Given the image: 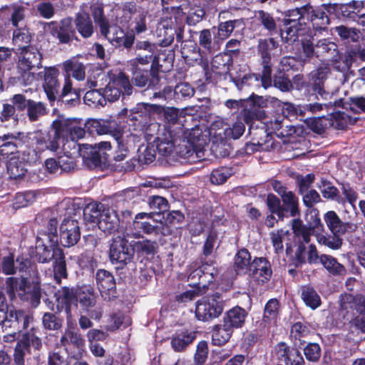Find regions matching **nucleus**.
<instances>
[{"mask_svg": "<svg viewBox=\"0 0 365 365\" xmlns=\"http://www.w3.org/2000/svg\"><path fill=\"white\" fill-rule=\"evenodd\" d=\"M42 56L36 48L21 47V52L18 61V68L21 78L26 84L31 83L34 79V74L31 71L41 66Z\"/></svg>", "mask_w": 365, "mask_h": 365, "instance_id": "39448f33", "label": "nucleus"}, {"mask_svg": "<svg viewBox=\"0 0 365 365\" xmlns=\"http://www.w3.org/2000/svg\"><path fill=\"white\" fill-rule=\"evenodd\" d=\"M78 302L86 311L93 308L96 304L97 296L94 289L89 285L77 287Z\"/></svg>", "mask_w": 365, "mask_h": 365, "instance_id": "bb28decb", "label": "nucleus"}, {"mask_svg": "<svg viewBox=\"0 0 365 365\" xmlns=\"http://www.w3.org/2000/svg\"><path fill=\"white\" fill-rule=\"evenodd\" d=\"M311 21L316 30H324L329 23V18L324 10L316 9L312 11Z\"/></svg>", "mask_w": 365, "mask_h": 365, "instance_id": "8fccbe9b", "label": "nucleus"}, {"mask_svg": "<svg viewBox=\"0 0 365 365\" xmlns=\"http://www.w3.org/2000/svg\"><path fill=\"white\" fill-rule=\"evenodd\" d=\"M81 237L79 223L71 218H64L60 226V242L64 247L75 245Z\"/></svg>", "mask_w": 365, "mask_h": 365, "instance_id": "f8f14e48", "label": "nucleus"}, {"mask_svg": "<svg viewBox=\"0 0 365 365\" xmlns=\"http://www.w3.org/2000/svg\"><path fill=\"white\" fill-rule=\"evenodd\" d=\"M105 207L101 203L93 202L88 204L83 210L84 220L91 223L98 225L99 218Z\"/></svg>", "mask_w": 365, "mask_h": 365, "instance_id": "e433bc0d", "label": "nucleus"}, {"mask_svg": "<svg viewBox=\"0 0 365 365\" xmlns=\"http://www.w3.org/2000/svg\"><path fill=\"white\" fill-rule=\"evenodd\" d=\"M16 262L19 263L17 267L15 266L14 259L11 255L3 257L1 263L3 273L6 275L14 274L17 270L23 271L26 267V264L23 258H17Z\"/></svg>", "mask_w": 365, "mask_h": 365, "instance_id": "c9c22d12", "label": "nucleus"}, {"mask_svg": "<svg viewBox=\"0 0 365 365\" xmlns=\"http://www.w3.org/2000/svg\"><path fill=\"white\" fill-rule=\"evenodd\" d=\"M43 327L49 330H57L61 327V320L54 314L46 312L42 318Z\"/></svg>", "mask_w": 365, "mask_h": 365, "instance_id": "0e129e2a", "label": "nucleus"}, {"mask_svg": "<svg viewBox=\"0 0 365 365\" xmlns=\"http://www.w3.org/2000/svg\"><path fill=\"white\" fill-rule=\"evenodd\" d=\"M309 7L308 6L297 8L288 11L287 18L283 20L284 25L297 24L302 25L300 21L304 17L306 13H309Z\"/></svg>", "mask_w": 365, "mask_h": 365, "instance_id": "a18cd8bd", "label": "nucleus"}, {"mask_svg": "<svg viewBox=\"0 0 365 365\" xmlns=\"http://www.w3.org/2000/svg\"><path fill=\"white\" fill-rule=\"evenodd\" d=\"M53 129L58 130L61 138H70L72 140L83 138L85 130L76 121L58 120L53 121Z\"/></svg>", "mask_w": 365, "mask_h": 365, "instance_id": "a211bd4d", "label": "nucleus"}, {"mask_svg": "<svg viewBox=\"0 0 365 365\" xmlns=\"http://www.w3.org/2000/svg\"><path fill=\"white\" fill-rule=\"evenodd\" d=\"M195 333L183 331L177 333L171 340V346L175 351H182L188 346L195 339Z\"/></svg>", "mask_w": 365, "mask_h": 365, "instance_id": "473e14b6", "label": "nucleus"}, {"mask_svg": "<svg viewBox=\"0 0 365 365\" xmlns=\"http://www.w3.org/2000/svg\"><path fill=\"white\" fill-rule=\"evenodd\" d=\"M341 235H325L319 232L315 234V237L319 244L327 246L332 250H338L342 245Z\"/></svg>", "mask_w": 365, "mask_h": 365, "instance_id": "49530a36", "label": "nucleus"}, {"mask_svg": "<svg viewBox=\"0 0 365 365\" xmlns=\"http://www.w3.org/2000/svg\"><path fill=\"white\" fill-rule=\"evenodd\" d=\"M52 252L53 254L50 261L53 259H55L53 263L54 278L58 283H60L62 278L67 277L65 256L62 250L58 247L52 248Z\"/></svg>", "mask_w": 365, "mask_h": 365, "instance_id": "a878e982", "label": "nucleus"}, {"mask_svg": "<svg viewBox=\"0 0 365 365\" xmlns=\"http://www.w3.org/2000/svg\"><path fill=\"white\" fill-rule=\"evenodd\" d=\"M330 119L332 123L331 127L339 130L346 129L349 124L352 123L351 118L344 112L335 113Z\"/></svg>", "mask_w": 365, "mask_h": 365, "instance_id": "4d7b16f0", "label": "nucleus"}, {"mask_svg": "<svg viewBox=\"0 0 365 365\" xmlns=\"http://www.w3.org/2000/svg\"><path fill=\"white\" fill-rule=\"evenodd\" d=\"M75 25L77 31L83 38H89L93 34V23L86 13L77 14Z\"/></svg>", "mask_w": 365, "mask_h": 365, "instance_id": "c756f323", "label": "nucleus"}, {"mask_svg": "<svg viewBox=\"0 0 365 365\" xmlns=\"http://www.w3.org/2000/svg\"><path fill=\"white\" fill-rule=\"evenodd\" d=\"M56 24L53 28L52 34L56 37L61 43H69L76 37V31L73 28L72 20L71 18L63 19L58 24Z\"/></svg>", "mask_w": 365, "mask_h": 365, "instance_id": "412c9836", "label": "nucleus"}, {"mask_svg": "<svg viewBox=\"0 0 365 365\" xmlns=\"http://www.w3.org/2000/svg\"><path fill=\"white\" fill-rule=\"evenodd\" d=\"M237 20L227 21L220 23L217 27V38L219 40L223 41L227 38L233 31Z\"/></svg>", "mask_w": 365, "mask_h": 365, "instance_id": "680f3d73", "label": "nucleus"}, {"mask_svg": "<svg viewBox=\"0 0 365 365\" xmlns=\"http://www.w3.org/2000/svg\"><path fill=\"white\" fill-rule=\"evenodd\" d=\"M292 228L297 242L309 243L311 236L324 230V225L319 217L314 216L312 222L304 224L300 219L292 221Z\"/></svg>", "mask_w": 365, "mask_h": 365, "instance_id": "1a4fd4ad", "label": "nucleus"}, {"mask_svg": "<svg viewBox=\"0 0 365 365\" xmlns=\"http://www.w3.org/2000/svg\"><path fill=\"white\" fill-rule=\"evenodd\" d=\"M95 22L99 26L101 33L115 46L130 48L134 43V36L125 35V32L117 25L110 26L103 15L101 9H96L93 11Z\"/></svg>", "mask_w": 365, "mask_h": 365, "instance_id": "7ed1b4c3", "label": "nucleus"}, {"mask_svg": "<svg viewBox=\"0 0 365 365\" xmlns=\"http://www.w3.org/2000/svg\"><path fill=\"white\" fill-rule=\"evenodd\" d=\"M274 355L286 365H304V360L300 351L295 348L289 347L284 342L278 343L274 346Z\"/></svg>", "mask_w": 365, "mask_h": 365, "instance_id": "dca6fc26", "label": "nucleus"}, {"mask_svg": "<svg viewBox=\"0 0 365 365\" xmlns=\"http://www.w3.org/2000/svg\"><path fill=\"white\" fill-rule=\"evenodd\" d=\"M247 274L257 281L264 283L268 281L271 277L270 264L264 257L255 258L252 262L251 267L249 269Z\"/></svg>", "mask_w": 365, "mask_h": 365, "instance_id": "4be33fe9", "label": "nucleus"}, {"mask_svg": "<svg viewBox=\"0 0 365 365\" xmlns=\"http://www.w3.org/2000/svg\"><path fill=\"white\" fill-rule=\"evenodd\" d=\"M85 103L90 106H103L106 104L105 97L100 90L91 89L84 95Z\"/></svg>", "mask_w": 365, "mask_h": 365, "instance_id": "603ef678", "label": "nucleus"}, {"mask_svg": "<svg viewBox=\"0 0 365 365\" xmlns=\"http://www.w3.org/2000/svg\"><path fill=\"white\" fill-rule=\"evenodd\" d=\"M289 235L288 230H278L271 233V239L274 251L277 254L282 253L284 251L283 242Z\"/></svg>", "mask_w": 365, "mask_h": 365, "instance_id": "13d9d810", "label": "nucleus"}, {"mask_svg": "<svg viewBox=\"0 0 365 365\" xmlns=\"http://www.w3.org/2000/svg\"><path fill=\"white\" fill-rule=\"evenodd\" d=\"M96 280L101 294L105 300L110 301L117 297L115 280L110 272L98 269L96 274Z\"/></svg>", "mask_w": 365, "mask_h": 365, "instance_id": "9b49d317", "label": "nucleus"}, {"mask_svg": "<svg viewBox=\"0 0 365 365\" xmlns=\"http://www.w3.org/2000/svg\"><path fill=\"white\" fill-rule=\"evenodd\" d=\"M318 187L324 198L335 200L338 203H344L345 200L340 196L339 190L331 182L322 178Z\"/></svg>", "mask_w": 365, "mask_h": 365, "instance_id": "72a5a7b5", "label": "nucleus"}, {"mask_svg": "<svg viewBox=\"0 0 365 365\" xmlns=\"http://www.w3.org/2000/svg\"><path fill=\"white\" fill-rule=\"evenodd\" d=\"M247 314L248 313L245 309L236 306L225 313L223 322L233 329L241 328L245 322Z\"/></svg>", "mask_w": 365, "mask_h": 365, "instance_id": "393cba45", "label": "nucleus"}, {"mask_svg": "<svg viewBox=\"0 0 365 365\" xmlns=\"http://www.w3.org/2000/svg\"><path fill=\"white\" fill-rule=\"evenodd\" d=\"M178 131L175 133L178 139L175 145L176 152L179 156L187 160L190 163L196 160V148L201 146V129L197 126L185 127L177 126Z\"/></svg>", "mask_w": 365, "mask_h": 365, "instance_id": "f03ea898", "label": "nucleus"}, {"mask_svg": "<svg viewBox=\"0 0 365 365\" xmlns=\"http://www.w3.org/2000/svg\"><path fill=\"white\" fill-rule=\"evenodd\" d=\"M53 133L36 130L31 133L29 138L32 140V145L36 153H42L45 150L56 151L59 148V139L61 138L58 130L53 129Z\"/></svg>", "mask_w": 365, "mask_h": 365, "instance_id": "6e6552de", "label": "nucleus"}, {"mask_svg": "<svg viewBox=\"0 0 365 365\" xmlns=\"http://www.w3.org/2000/svg\"><path fill=\"white\" fill-rule=\"evenodd\" d=\"M31 354V351L28 349L27 345L18 341L13 354V359L15 365H25V359Z\"/></svg>", "mask_w": 365, "mask_h": 365, "instance_id": "6e6d98bb", "label": "nucleus"}, {"mask_svg": "<svg viewBox=\"0 0 365 365\" xmlns=\"http://www.w3.org/2000/svg\"><path fill=\"white\" fill-rule=\"evenodd\" d=\"M255 15L261 25L270 34L276 31L277 24L272 14L263 10H258L255 11Z\"/></svg>", "mask_w": 365, "mask_h": 365, "instance_id": "de8ad7c7", "label": "nucleus"}, {"mask_svg": "<svg viewBox=\"0 0 365 365\" xmlns=\"http://www.w3.org/2000/svg\"><path fill=\"white\" fill-rule=\"evenodd\" d=\"M245 130V126L241 121L235 122L232 127H229L228 125L225 128L222 132L217 133L219 135V138L221 140H228V139H238L240 138L244 133Z\"/></svg>", "mask_w": 365, "mask_h": 365, "instance_id": "4c0bfd02", "label": "nucleus"}, {"mask_svg": "<svg viewBox=\"0 0 365 365\" xmlns=\"http://www.w3.org/2000/svg\"><path fill=\"white\" fill-rule=\"evenodd\" d=\"M58 74V71L56 68H45L43 88L51 101L56 100L59 88V83L57 80Z\"/></svg>", "mask_w": 365, "mask_h": 365, "instance_id": "b1692460", "label": "nucleus"}, {"mask_svg": "<svg viewBox=\"0 0 365 365\" xmlns=\"http://www.w3.org/2000/svg\"><path fill=\"white\" fill-rule=\"evenodd\" d=\"M133 255L134 250L129 245L127 240L117 237L113 240L109 256L111 262L116 264L117 268L123 269L132 261Z\"/></svg>", "mask_w": 365, "mask_h": 365, "instance_id": "0eeeda50", "label": "nucleus"}, {"mask_svg": "<svg viewBox=\"0 0 365 365\" xmlns=\"http://www.w3.org/2000/svg\"><path fill=\"white\" fill-rule=\"evenodd\" d=\"M282 211L283 217L285 216V212L289 213L292 217H295L299 213V200L294 193L292 191H289L282 197Z\"/></svg>", "mask_w": 365, "mask_h": 365, "instance_id": "2f4dec72", "label": "nucleus"}, {"mask_svg": "<svg viewBox=\"0 0 365 365\" xmlns=\"http://www.w3.org/2000/svg\"><path fill=\"white\" fill-rule=\"evenodd\" d=\"M224 309V300L220 293H215L207 298L197 302L196 317L199 320L207 322L218 317Z\"/></svg>", "mask_w": 365, "mask_h": 365, "instance_id": "423d86ee", "label": "nucleus"}, {"mask_svg": "<svg viewBox=\"0 0 365 365\" xmlns=\"http://www.w3.org/2000/svg\"><path fill=\"white\" fill-rule=\"evenodd\" d=\"M120 220L115 210L112 208L103 210L98 222V228L104 232L111 233L118 230Z\"/></svg>", "mask_w": 365, "mask_h": 365, "instance_id": "5701e85b", "label": "nucleus"}, {"mask_svg": "<svg viewBox=\"0 0 365 365\" xmlns=\"http://www.w3.org/2000/svg\"><path fill=\"white\" fill-rule=\"evenodd\" d=\"M356 297L351 294L344 293L340 294L339 304L341 311L348 312L349 310L355 309Z\"/></svg>", "mask_w": 365, "mask_h": 365, "instance_id": "338daca9", "label": "nucleus"}, {"mask_svg": "<svg viewBox=\"0 0 365 365\" xmlns=\"http://www.w3.org/2000/svg\"><path fill=\"white\" fill-rule=\"evenodd\" d=\"M329 73V69L327 66L319 67L310 73L312 91L317 95V97L320 96L322 99H327L329 95L324 88V82Z\"/></svg>", "mask_w": 365, "mask_h": 365, "instance_id": "aec40b11", "label": "nucleus"}, {"mask_svg": "<svg viewBox=\"0 0 365 365\" xmlns=\"http://www.w3.org/2000/svg\"><path fill=\"white\" fill-rule=\"evenodd\" d=\"M324 220L333 235H343L346 232H354L357 229L356 224L342 222L336 212L333 210L328 211L324 214Z\"/></svg>", "mask_w": 365, "mask_h": 365, "instance_id": "2eb2a0df", "label": "nucleus"}, {"mask_svg": "<svg viewBox=\"0 0 365 365\" xmlns=\"http://www.w3.org/2000/svg\"><path fill=\"white\" fill-rule=\"evenodd\" d=\"M242 118L247 123H251L254 120L262 118L264 113L259 108L252 106L250 108H245L241 112Z\"/></svg>", "mask_w": 365, "mask_h": 365, "instance_id": "e2e57ef3", "label": "nucleus"}, {"mask_svg": "<svg viewBox=\"0 0 365 365\" xmlns=\"http://www.w3.org/2000/svg\"><path fill=\"white\" fill-rule=\"evenodd\" d=\"M149 207L153 210L152 212H165L168 209V200L158 195H153L148 198Z\"/></svg>", "mask_w": 365, "mask_h": 365, "instance_id": "bf43d9fd", "label": "nucleus"}, {"mask_svg": "<svg viewBox=\"0 0 365 365\" xmlns=\"http://www.w3.org/2000/svg\"><path fill=\"white\" fill-rule=\"evenodd\" d=\"M271 46H275V41L274 38L260 39L258 44V51L260 53L262 63H268L271 61Z\"/></svg>", "mask_w": 365, "mask_h": 365, "instance_id": "3c124183", "label": "nucleus"}, {"mask_svg": "<svg viewBox=\"0 0 365 365\" xmlns=\"http://www.w3.org/2000/svg\"><path fill=\"white\" fill-rule=\"evenodd\" d=\"M302 299L312 309H317L321 304L319 295L313 287L304 286L302 287Z\"/></svg>", "mask_w": 365, "mask_h": 365, "instance_id": "37998d69", "label": "nucleus"}, {"mask_svg": "<svg viewBox=\"0 0 365 365\" xmlns=\"http://www.w3.org/2000/svg\"><path fill=\"white\" fill-rule=\"evenodd\" d=\"M6 291L11 300H14L17 294L23 301L31 299L34 305L39 303L41 292L38 286L31 290L29 282L24 277H10L6 279Z\"/></svg>", "mask_w": 365, "mask_h": 365, "instance_id": "20e7f679", "label": "nucleus"}, {"mask_svg": "<svg viewBox=\"0 0 365 365\" xmlns=\"http://www.w3.org/2000/svg\"><path fill=\"white\" fill-rule=\"evenodd\" d=\"M230 176V171L225 168L214 170L210 175V181L215 185L224 183Z\"/></svg>", "mask_w": 365, "mask_h": 365, "instance_id": "774afa93", "label": "nucleus"}, {"mask_svg": "<svg viewBox=\"0 0 365 365\" xmlns=\"http://www.w3.org/2000/svg\"><path fill=\"white\" fill-rule=\"evenodd\" d=\"M304 354L307 360L317 362L321 356V348L317 343H309L304 349Z\"/></svg>", "mask_w": 365, "mask_h": 365, "instance_id": "69168bd1", "label": "nucleus"}, {"mask_svg": "<svg viewBox=\"0 0 365 365\" xmlns=\"http://www.w3.org/2000/svg\"><path fill=\"white\" fill-rule=\"evenodd\" d=\"M219 41L215 36L212 38V35L210 29H203L199 34V45L208 53L215 52V43H218Z\"/></svg>", "mask_w": 365, "mask_h": 365, "instance_id": "79ce46f5", "label": "nucleus"}, {"mask_svg": "<svg viewBox=\"0 0 365 365\" xmlns=\"http://www.w3.org/2000/svg\"><path fill=\"white\" fill-rule=\"evenodd\" d=\"M233 332V329L230 326L223 324L215 325L212 331V341L214 345L222 346L227 343L230 339Z\"/></svg>", "mask_w": 365, "mask_h": 365, "instance_id": "cd10ccee", "label": "nucleus"}, {"mask_svg": "<svg viewBox=\"0 0 365 365\" xmlns=\"http://www.w3.org/2000/svg\"><path fill=\"white\" fill-rule=\"evenodd\" d=\"M177 131V127H164L163 130L158 136L156 140V148L160 154L168 155L172 153L178 140L177 135H175Z\"/></svg>", "mask_w": 365, "mask_h": 365, "instance_id": "ddd939ff", "label": "nucleus"}, {"mask_svg": "<svg viewBox=\"0 0 365 365\" xmlns=\"http://www.w3.org/2000/svg\"><path fill=\"white\" fill-rule=\"evenodd\" d=\"M26 110L28 118L31 122L38 120L41 117L47 113V108L45 104L33 100H28Z\"/></svg>", "mask_w": 365, "mask_h": 365, "instance_id": "58836bf2", "label": "nucleus"}, {"mask_svg": "<svg viewBox=\"0 0 365 365\" xmlns=\"http://www.w3.org/2000/svg\"><path fill=\"white\" fill-rule=\"evenodd\" d=\"M7 172L10 178L17 180L24 176L26 169L25 163L16 158H11L7 163Z\"/></svg>", "mask_w": 365, "mask_h": 365, "instance_id": "a19ab883", "label": "nucleus"}, {"mask_svg": "<svg viewBox=\"0 0 365 365\" xmlns=\"http://www.w3.org/2000/svg\"><path fill=\"white\" fill-rule=\"evenodd\" d=\"M132 88L128 78L124 75H119L116 78L109 81L103 89V94L106 101L114 102L122 93L131 94Z\"/></svg>", "mask_w": 365, "mask_h": 365, "instance_id": "9d476101", "label": "nucleus"}, {"mask_svg": "<svg viewBox=\"0 0 365 365\" xmlns=\"http://www.w3.org/2000/svg\"><path fill=\"white\" fill-rule=\"evenodd\" d=\"M116 123L113 121L105 120L102 119H93L87 123V128L91 133L98 135L110 134L117 143L120 142L122 133L120 130L115 129Z\"/></svg>", "mask_w": 365, "mask_h": 365, "instance_id": "f3484780", "label": "nucleus"}, {"mask_svg": "<svg viewBox=\"0 0 365 365\" xmlns=\"http://www.w3.org/2000/svg\"><path fill=\"white\" fill-rule=\"evenodd\" d=\"M61 342L63 346L73 345L77 348H81L85 345V340L82 335L71 329L65 331L61 339Z\"/></svg>", "mask_w": 365, "mask_h": 365, "instance_id": "c03bdc74", "label": "nucleus"}, {"mask_svg": "<svg viewBox=\"0 0 365 365\" xmlns=\"http://www.w3.org/2000/svg\"><path fill=\"white\" fill-rule=\"evenodd\" d=\"M251 255L247 250L242 249L235 257L234 268L237 274H247L252 265Z\"/></svg>", "mask_w": 365, "mask_h": 365, "instance_id": "c85d7f7f", "label": "nucleus"}, {"mask_svg": "<svg viewBox=\"0 0 365 365\" xmlns=\"http://www.w3.org/2000/svg\"><path fill=\"white\" fill-rule=\"evenodd\" d=\"M61 218L53 212L46 225L38 231L36 238V258L38 262H49L53 257L52 248L58 245V225Z\"/></svg>", "mask_w": 365, "mask_h": 365, "instance_id": "f257e3e1", "label": "nucleus"}, {"mask_svg": "<svg viewBox=\"0 0 365 365\" xmlns=\"http://www.w3.org/2000/svg\"><path fill=\"white\" fill-rule=\"evenodd\" d=\"M151 79L148 78V73H135L134 76V83L137 86L144 87L147 84L148 87H155L159 83V77L158 73L153 71L152 73Z\"/></svg>", "mask_w": 365, "mask_h": 365, "instance_id": "864d4df0", "label": "nucleus"}, {"mask_svg": "<svg viewBox=\"0 0 365 365\" xmlns=\"http://www.w3.org/2000/svg\"><path fill=\"white\" fill-rule=\"evenodd\" d=\"M279 304L277 299H271L265 305L263 319L267 322H274L279 312Z\"/></svg>", "mask_w": 365, "mask_h": 365, "instance_id": "5fc2aeb1", "label": "nucleus"}, {"mask_svg": "<svg viewBox=\"0 0 365 365\" xmlns=\"http://www.w3.org/2000/svg\"><path fill=\"white\" fill-rule=\"evenodd\" d=\"M283 121L279 118H274L264 123L267 130L270 132H278L277 135L288 136L295 133V128L292 125H286L285 128H283Z\"/></svg>", "mask_w": 365, "mask_h": 365, "instance_id": "ea45409f", "label": "nucleus"}, {"mask_svg": "<svg viewBox=\"0 0 365 365\" xmlns=\"http://www.w3.org/2000/svg\"><path fill=\"white\" fill-rule=\"evenodd\" d=\"M54 297L58 311L65 309L67 314L70 315L72 304H77V288L63 287L55 292Z\"/></svg>", "mask_w": 365, "mask_h": 365, "instance_id": "6ab92c4d", "label": "nucleus"}, {"mask_svg": "<svg viewBox=\"0 0 365 365\" xmlns=\"http://www.w3.org/2000/svg\"><path fill=\"white\" fill-rule=\"evenodd\" d=\"M310 329L305 323L300 322L294 323L291 328V337L298 340L301 344L305 342V339L309 335Z\"/></svg>", "mask_w": 365, "mask_h": 365, "instance_id": "09e8293b", "label": "nucleus"}, {"mask_svg": "<svg viewBox=\"0 0 365 365\" xmlns=\"http://www.w3.org/2000/svg\"><path fill=\"white\" fill-rule=\"evenodd\" d=\"M181 114H182V113H180L176 108H168L165 110V112H164V115H165V118L166 119V120L169 123L172 124V125H169L168 126H174V127L180 126L181 128H183L184 130H185V127H189L188 125H187V123H185V124H180V123L176 124L177 122L182 117ZM187 120H186L185 123H187Z\"/></svg>", "mask_w": 365, "mask_h": 365, "instance_id": "052dcab7", "label": "nucleus"}, {"mask_svg": "<svg viewBox=\"0 0 365 365\" xmlns=\"http://www.w3.org/2000/svg\"><path fill=\"white\" fill-rule=\"evenodd\" d=\"M320 263L329 272V273L333 275H342L346 272L344 265L338 262L336 259L329 255H321Z\"/></svg>", "mask_w": 365, "mask_h": 365, "instance_id": "f704fd0d", "label": "nucleus"}, {"mask_svg": "<svg viewBox=\"0 0 365 365\" xmlns=\"http://www.w3.org/2000/svg\"><path fill=\"white\" fill-rule=\"evenodd\" d=\"M63 68L65 72L67 73L66 76L71 75L74 78L78 81L84 80L86 76L85 66L76 58H72L66 61L63 63Z\"/></svg>", "mask_w": 365, "mask_h": 365, "instance_id": "7c9ffc66", "label": "nucleus"}, {"mask_svg": "<svg viewBox=\"0 0 365 365\" xmlns=\"http://www.w3.org/2000/svg\"><path fill=\"white\" fill-rule=\"evenodd\" d=\"M152 215L148 212H140L135 215L133 227L135 232L134 235L138 236L140 232L147 235H158L163 232V226L160 224L154 225L151 220Z\"/></svg>", "mask_w": 365, "mask_h": 365, "instance_id": "4468645a", "label": "nucleus"}]
</instances>
